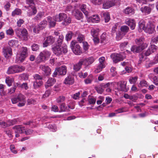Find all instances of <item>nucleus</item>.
<instances>
[{
	"label": "nucleus",
	"instance_id": "f257e3e1",
	"mask_svg": "<svg viewBox=\"0 0 158 158\" xmlns=\"http://www.w3.org/2000/svg\"><path fill=\"white\" fill-rule=\"evenodd\" d=\"M13 129L15 130L16 137H18L19 136V134L25 132L26 135H29L31 134L33 132V130L31 129L25 130V127L21 125L15 126L13 127Z\"/></svg>",
	"mask_w": 158,
	"mask_h": 158
},
{
	"label": "nucleus",
	"instance_id": "f03ea898",
	"mask_svg": "<svg viewBox=\"0 0 158 158\" xmlns=\"http://www.w3.org/2000/svg\"><path fill=\"white\" fill-rule=\"evenodd\" d=\"M11 102L13 104H15L19 102L18 106L19 107L24 106L26 103V97L22 94H19L16 97L12 98Z\"/></svg>",
	"mask_w": 158,
	"mask_h": 158
},
{
	"label": "nucleus",
	"instance_id": "7ed1b4c3",
	"mask_svg": "<svg viewBox=\"0 0 158 158\" xmlns=\"http://www.w3.org/2000/svg\"><path fill=\"white\" fill-rule=\"evenodd\" d=\"M27 49L26 47H23L21 48L20 50L17 53L16 56V62L19 63L23 62L26 57Z\"/></svg>",
	"mask_w": 158,
	"mask_h": 158
},
{
	"label": "nucleus",
	"instance_id": "20e7f679",
	"mask_svg": "<svg viewBox=\"0 0 158 158\" xmlns=\"http://www.w3.org/2000/svg\"><path fill=\"white\" fill-rule=\"evenodd\" d=\"M26 3L29 5L25 6L28 9L27 12L28 16H30L35 15L37 12V10L35 6L34 0H26Z\"/></svg>",
	"mask_w": 158,
	"mask_h": 158
},
{
	"label": "nucleus",
	"instance_id": "39448f33",
	"mask_svg": "<svg viewBox=\"0 0 158 158\" xmlns=\"http://www.w3.org/2000/svg\"><path fill=\"white\" fill-rule=\"evenodd\" d=\"M25 69V68L22 65H15L10 66L8 68L7 73L12 74L22 72Z\"/></svg>",
	"mask_w": 158,
	"mask_h": 158
},
{
	"label": "nucleus",
	"instance_id": "423d86ee",
	"mask_svg": "<svg viewBox=\"0 0 158 158\" xmlns=\"http://www.w3.org/2000/svg\"><path fill=\"white\" fill-rule=\"evenodd\" d=\"M54 53L57 56H59L63 53H66L68 51L67 46L64 45L61 47L60 45H56L52 48Z\"/></svg>",
	"mask_w": 158,
	"mask_h": 158
},
{
	"label": "nucleus",
	"instance_id": "0eeeda50",
	"mask_svg": "<svg viewBox=\"0 0 158 158\" xmlns=\"http://www.w3.org/2000/svg\"><path fill=\"white\" fill-rule=\"evenodd\" d=\"M70 46L73 52L76 55H80L82 53V48L80 46L73 41H71Z\"/></svg>",
	"mask_w": 158,
	"mask_h": 158
},
{
	"label": "nucleus",
	"instance_id": "6e6552de",
	"mask_svg": "<svg viewBox=\"0 0 158 158\" xmlns=\"http://www.w3.org/2000/svg\"><path fill=\"white\" fill-rule=\"evenodd\" d=\"M111 58L113 60L114 62L116 63L122 61L126 58V56L124 52L120 54L113 53L110 56Z\"/></svg>",
	"mask_w": 158,
	"mask_h": 158
},
{
	"label": "nucleus",
	"instance_id": "1a4fd4ad",
	"mask_svg": "<svg viewBox=\"0 0 158 158\" xmlns=\"http://www.w3.org/2000/svg\"><path fill=\"white\" fill-rule=\"evenodd\" d=\"M16 34L19 38L23 40H27L28 38V33L26 29H18L16 31Z\"/></svg>",
	"mask_w": 158,
	"mask_h": 158
},
{
	"label": "nucleus",
	"instance_id": "9d476101",
	"mask_svg": "<svg viewBox=\"0 0 158 158\" xmlns=\"http://www.w3.org/2000/svg\"><path fill=\"white\" fill-rule=\"evenodd\" d=\"M50 55V53L48 51H44L41 52L37 57V62L39 63L48 59Z\"/></svg>",
	"mask_w": 158,
	"mask_h": 158
},
{
	"label": "nucleus",
	"instance_id": "9b49d317",
	"mask_svg": "<svg viewBox=\"0 0 158 158\" xmlns=\"http://www.w3.org/2000/svg\"><path fill=\"white\" fill-rule=\"evenodd\" d=\"M35 81H34L33 85L35 88H37L42 84L41 80L42 77L38 74H36L34 76Z\"/></svg>",
	"mask_w": 158,
	"mask_h": 158
},
{
	"label": "nucleus",
	"instance_id": "f8f14e48",
	"mask_svg": "<svg viewBox=\"0 0 158 158\" xmlns=\"http://www.w3.org/2000/svg\"><path fill=\"white\" fill-rule=\"evenodd\" d=\"M99 64L95 71L96 73H98L102 71V69L105 67V58L101 57L99 59Z\"/></svg>",
	"mask_w": 158,
	"mask_h": 158
},
{
	"label": "nucleus",
	"instance_id": "ddd939ff",
	"mask_svg": "<svg viewBox=\"0 0 158 158\" xmlns=\"http://www.w3.org/2000/svg\"><path fill=\"white\" fill-rule=\"evenodd\" d=\"M47 25V22L46 20H43L40 22L38 25L35 27L33 31L35 33H38L39 31L45 28Z\"/></svg>",
	"mask_w": 158,
	"mask_h": 158
},
{
	"label": "nucleus",
	"instance_id": "4468645a",
	"mask_svg": "<svg viewBox=\"0 0 158 158\" xmlns=\"http://www.w3.org/2000/svg\"><path fill=\"white\" fill-rule=\"evenodd\" d=\"M144 31L149 34H152L156 31L155 26L152 23H149L144 29Z\"/></svg>",
	"mask_w": 158,
	"mask_h": 158
},
{
	"label": "nucleus",
	"instance_id": "2eb2a0df",
	"mask_svg": "<svg viewBox=\"0 0 158 158\" xmlns=\"http://www.w3.org/2000/svg\"><path fill=\"white\" fill-rule=\"evenodd\" d=\"M55 41V38L52 36H49L46 38L43 43V47H46L53 43Z\"/></svg>",
	"mask_w": 158,
	"mask_h": 158
},
{
	"label": "nucleus",
	"instance_id": "dca6fc26",
	"mask_svg": "<svg viewBox=\"0 0 158 158\" xmlns=\"http://www.w3.org/2000/svg\"><path fill=\"white\" fill-rule=\"evenodd\" d=\"M2 51L4 56L6 58L10 57L12 55V49L10 47H4Z\"/></svg>",
	"mask_w": 158,
	"mask_h": 158
},
{
	"label": "nucleus",
	"instance_id": "f3484780",
	"mask_svg": "<svg viewBox=\"0 0 158 158\" xmlns=\"http://www.w3.org/2000/svg\"><path fill=\"white\" fill-rule=\"evenodd\" d=\"M114 1L113 0H108L104 2L102 5V8L104 9H108L114 6Z\"/></svg>",
	"mask_w": 158,
	"mask_h": 158
},
{
	"label": "nucleus",
	"instance_id": "a211bd4d",
	"mask_svg": "<svg viewBox=\"0 0 158 158\" xmlns=\"http://www.w3.org/2000/svg\"><path fill=\"white\" fill-rule=\"evenodd\" d=\"M67 15L64 13H60L59 15L54 16L53 17V19L56 21L61 22L63 21L64 19L66 17Z\"/></svg>",
	"mask_w": 158,
	"mask_h": 158
},
{
	"label": "nucleus",
	"instance_id": "6ab92c4d",
	"mask_svg": "<svg viewBox=\"0 0 158 158\" xmlns=\"http://www.w3.org/2000/svg\"><path fill=\"white\" fill-rule=\"evenodd\" d=\"M143 47H141L140 46H137L134 45L131 48V50L134 53H138L142 51L147 47L146 44H144Z\"/></svg>",
	"mask_w": 158,
	"mask_h": 158
},
{
	"label": "nucleus",
	"instance_id": "aec40b11",
	"mask_svg": "<svg viewBox=\"0 0 158 158\" xmlns=\"http://www.w3.org/2000/svg\"><path fill=\"white\" fill-rule=\"evenodd\" d=\"M40 68L44 72L45 75L48 76L50 74L51 69L48 65H41L40 66Z\"/></svg>",
	"mask_w": 158,
	"mask_h": 158
},
{
	"label": "nucleus",
	"instance_id": "412c9836",
	"mask_svg": "<svg viewBox=\"0 0 158 158\" xmlns=\"http://www.w3.org/2000/svg\"><path fill=\"white\" fill-rule=\"evenodd\" d=\"M126 23L130 27L131 30H134L135 27V23L133 19L128 18L125 20Z\"/></svg>",
	"mask_w": 158,
	"mask_h": 158
},
{
	"label": "nucleus",
	"instance_id": "4be33fe9",
	"mask_svg": "<svg viewBox=\"0 0 158 158\" xmlns=\"http://www.w3.org/2000/svg\"><path fill=\"white\" fill-rule=\"evenodd\" d=\"M56 70L59 75H64L67 73V68L65 65H63L59 68H57Z\"/></svg>",
	"mask_w": 158,
	"mask_h": 158
},
{
	"label": "nucleus",
	"instance_id": "5701e85b",
	"mask_svg": "<svg viewBox=\"0 0 158 158\" xmlns=\"http://www.w3.org/2000/svg\"><path fill=\"white\" fill-rule=\"evenodd\" d=\"M157 46L155 45H152L150 46L148 49L145 53L146 56H148L152 53L155 52L157 49Z\"/></svg>",
	"mask_w": 158,
	"mask_h": 158
},
{
	"label": "nucleus",
	"instance_id": "b1692460",
	"mask_svg": "<svg viewBox=\"0 0 158 158\" xmlns=\"http://www.w3.org/2000/svg\"><path fill=\"white\" fill-rule=\"evenodd\" d=\"M73 15L76 19L80 20L83 18V15L82 12L78 10H76L73 12Z\"/></svg>",
	"mask_w": 158,
	"mask_h": 158
},
{
	"label": "nucleus",
	"instance_id": "393cba45",
	"mask_svg": "<svg viewBox=\"0 0 158 158\" xmlns=\"http://www.w3.org/2000/svg\"><path fill=\"white\" fill-rule=\"evenodd\" d=\"M74 82V79L73 76L69 75L67 77L64 81V83L65 84L72 85Z\"/></svg>",
	"mask_w": 158,
	"mask_h": 158
},
{
	"label": "nucleus",
	"instance_id": "a878e982",
	"mask_svg": "<svg viewBox=\"0 0 158 158\" xmlns=\"http://www.w3.org/2000/svg\"><path fill=\"white\" fill-rule=\"evenodd\" d=\"M85 60H83L82 59H80L78 62L74 64L73 66V69L75 71H78L81 68L82 65V62Z\"/></svg>",
	"mask_w": 158,
	"mask_h": 158
},
{
	"label": "nucleus",
	"instance_id": "bb28decb",
	"mask_svg": "<svg viewBox=\"0 0 158 158\" xmlns=\"http://www.w3.org/2000/svg\"><path fill=\"white\" fill-rule=\"evenodd\" d=\"M100 20V18L98 15H94L91 17H89L88 19V21L93 23H98L99 21Z\"/></svg>",
	"mask_w": 158,
	"mask_h": 158
},
{
	"label": "nucleus",
	"instance_id": "cd10ccee",
	"mask_svg": "<svg viewBox=\"0 0 158 158\" xmlns=\"http://www.w3.org/2000/svg\"><path fill=\"white\" fill-rule=\"evenodd\" d=\"M127 82L124 81H122L120 82V91L124 92H127L128 89L126 87Z\"/></svg>",
	"mask_w": 158,
	"mask_h": 158
},
{
	"label": "nucleus",
	"instance_id": "c85d7f7f",
	"mask_svg": "<svg viewBox=\"0 0 158 158\" xmlns=\"http://www.w3.org/2000/svg\"><path fill=\"white\" fill-rule=\"evenodd\" d=\"M140 10L142 13L145 15H147L150 14L152 9L150 7L145 6L144 7H142Z\"/></svg>",
	"mask_w": 158,
	"mask_h": 158
},
{
	"label": "nucleus",
	"instance_id": "c756f323",
	"mask_svg": "<svg viewBox=\"0 0 158 158\" xmlns=\"http://www.w3.org/2000/svg\"><path fill=\"white\" fill-rule=\"evenodd\" d=\"M100 15L102 17H103L106 23L108 22L110 19V15L108 12L102 11Z\"/></svg>",
	"mask_w": 158,
	"mask_h": 158
},
{
	"label": "nucleus",
	"instance_id": "7c9ffc66",
	"mask_svg": "<svg viewBox=\"0 0 158 158\" xmlns=\"http://www.w3.org/2000/svg\"><path fill=\"white\" fill-rule=\"evenodd\" d=\"M56 82V80L53 78H49L45 84V88L47 89L53 85Z\"/></svg>",
	"mask_w": 158,
	"mask_h": 158
},
{
	"label": "nucleus",
	"instance_id": "2f4dec72",
	"mask_svg": "<svg viewBox=\"0 0 158 158\" xmlns=\"http://www.w3.org/2000/svg\"><path fill=\"white\" fill-rule=\"evenodd\" d=\"M136 44L140 46L141 47H143L144 44H146L148 46V44L144 43V39L142 38L136 39L135 40Z\"/></svg>",
	"mask_w": 158,
	"mask_h": 158
},
{
	"label": "nucleus",
	"instance_id": "473e14b6",
	"mask_svg": "<svg viewBox=\"0 0 158 158\" xmlns=\"http://www.w3.org/2000/svg\"><path fill=\"white\" fill-rule=\"evenodd\" d=\"M145 22L143 20H140L139 23V32H140L142 31V30L144 31V29L146 28V27H145Z\"/></svg>",
	"mask_w": 158,
	"mask_h": 158
},
{
	"label": "nucleus",
	"instance_id": "72a5a7b5",
	"mask_svg": "<svg viewBox=\"0 0 158 158\" xmlns=\"http://www.w3.org/2000/svg\"><path fill=\"white\" fill-rule=\"evenodd\" d=\"M124 13L126 14H133L134 13V9L132 8L128 7L124 10Z\"/></svg>",
	"mask_w": 158,
	"mask_h": 158
},
{
	"label": "nucleus",
	"instance_id": "f704fd0d",
	"mask_svg": "<svg viewBox=\"0 0 158 158\" xmlns=\"http://www.w3.org/2000/svg\"><path fill=\"white\" fill-rule=\"evenodd\" d=\"M99 31V29L97 28H93L91 30V34L93 37L98 36Z\"/></svg>",
	"mask_w": 158,
	"mask_h": 158
},
{
	"label": "nucleus",
	"instance_id": "c9c22d12",
	"mask_svg": "<svg viewBox=\"0 0 158 158\" xmlns=\"http://www.w3.org/2000/svg\"><path fill=\"white\" fill-rule=\"evenodd\" d=\"M80 8L86 17H87L88 14V12L86 10V5L84 4L81 5L80 6Z\"/></svg>",
	"mask_w": 158,
	"mask_h": 158
},
{
	"label": "nucleus",
	"instance_id": "e433bc0d",
	"mask_svg": "<svg viewBox=\"0 0 158 158\" xmlns=\"http://www.w3.org/2000/svg\"><path fill=\"white\" fill-rule=\"evenodd\" d=\"M48 22L49 23L50 27H53L55 26L56 24V21L55 20V21H53L51 17L48 16Z\"/></svg>",
	"mask_w": 158,
	"mask_h": 158
},
{
	"label": "nucleus",
	"instance_id": "4c0bfd02",
	"mask_svg": "<svg viewBox=\"0 0 158 158\" xmlns=\"http://www.w3.org/2000/svg\"><path fill=\"white\" fill-rule=\"evenodd\" d=\"M63 21L62 23L63 24L67 25L71 22V18L67 15L66 17L65 18Z\"/></svg>",
	"mask_w": 158,
	"mask_h": 158
},
{
	"label": "nucleus",
	"instance_id": "58836bf2",
	"mask_svg": "<svg viewBox=\"0 0 158 158\" xmlns=\"http://www.w3.org/2000/svg\"><path fill=\"white\" fill-rule=\"evenodd\" d=\"M92 81L93 76L92 75H89L86 79L84 80V82L86 84L91 83Z\"/></svg>",
	"mask_w": 158,
	"mask_h": 158
},
{
	"label": "nucleus",
	"instance_id": "ea45409f",
	"mask_svg": "<svg viewBox=\"0 0 158 158\" xmlns=\"http://www.w3.org/2000/svg\"><path fill=\"white\" fill-rule=\"evenodd\" d=\"M16 89V85H14L12 87L8 89L7 94L8 95H10L12 94H13L15 91Z\"/></svg>",
	"mask_w": 158,
	"mask_h": 158
},
{
	"label": "nucleus",
	"instance_id": "a19ab883",
	"mask_svg": "<svg viewBox=\"0 0 158 158\" xmlns=\"http://www.w3.org/2000/svg\"><path fill=\"white\" fill-rule=\"evenodd\" d=\"M73 35V34L72 31H69L66 35L65 38L66 40L67 41L70 40L71 39Z\"/></svg>",
	"mask_w": 158,
	"mask_h": 158
},
{
	"label": "nucleus",
	"instance_id": "79ce46f5",
	"mask_svg": "<svg viewBox=\"0 0 158 158\" xmlns=\"http://www.w3.org/2000/svg\"><path fill=\"white\" fill-rule=\"evenodd\" d=\"M13 81V79L9 77H7L6 79V82L9 86L11 85Z\"/></svg>",
	"mask_w": 158,
	"mask_h": 158
},
{
	"label": "nucleus",
	"instance_id": "37998d69",
	"mask_svg": "<svg viewBox=\"0 0 158 158\" xmlns=\"http://www.w3.org/2000/svg\"><path fill=\"white\" fill-rule=\"evenodd\" d=\"M82 60H85L84 61H87L88 64H92L94 61L95 59L92 57H89L87 59H82Z\"/></svg>",
	"mask_w": 158,
	"mask_h": 158
},
{
	"label": "nucleus",
	"instance_id": "c03bdc74",
	"mask_svg": "<svg viewBox=\"0 0 158 158\" xmlns=\"http://www.w3.org/2000/svg\"><path fill=\"white\" fill-rule=\"evenodd\" d=\"M85 40V37L84 35L81 34H79L78 35L77 37V40L78 41L81 43L84 42Z\"/></svg>",
	"mask_w": 158,
	"mask_h": 158
},
{
	"label": "nucleus",
	"instance_id": "a18cd8bd",
	"mask_svg": "<svg viewBox=\"0 0 158 158\" xmlns=\"http://www.w3.org/2000/svg\"><path fill=\"white\" fill-rule=\"evenodd\" d=\"M90 1L95 5H100L102 4L103 0H90Z\"/></svg>",
	"mask_w": 158,
	"mask_h": 158
},
{
	"label": "nucleus",
	"instance_id": "49530a36",
	"mask_svg": "<svg viewBox=\"0 0 158 158\" xmlns=\"http://www.w3.org/2000/svg\"><path fill=\"white\" fill-rule=\"evenodd\" d=\"M120 29L122 32L126 33L128 32L129 30V28L127 26L124 25L121 27Z\"/></svg>",
	"mask_w": 158,
	"mask_h": 158
},
{
	"label": "nucleus",
	"instance_id": "de8ad7c7",
	"mask_svg": "<svg viewBox=\"0 0 158 158\" xmlns=\"http://www.w3.org/2000/svg\"><path fill=\"white\" fill-rule=\"evenodd\" d=\"M44 15V13L42 12H39L34 18V19L36 20H40L42 18Z\"/></svg>",
	"mask_w": 158,
	"mask_h": 158
},
{
	"label": "nucleus",
	"instance_id": "09e8293b",
	"mask_svg": "<svg viewBox=\"0 0 158 158\" xmlns=\"http://www.w3.org/2000/svg\"><path fill=\"white\" fill-rule=\"evenodd\" d=\"M96 90L98 93L101 94L103 92L104 89H103L102 86H101V85L100 84L99 86L96 88Z\"/></svg>",
	"mask_w": 158,
	"mask_h": 158
},
{
	"label": "nucleus",
	"instance_id": "8fccbe9b",
	"mask_svg": "<svg viewBox=\"0 0 158 158\" xmlns=\"http://www.w3.org/2000/svg\"><path fill=\"white\" fill-rule=\"evenodd\" d=\"M60 108L61 111H66L69 110V109H67V107L64 103H62L60 105Z\"/></svg>",
	"mask_w": 158,
	"mask_h": 158
},
{
	"label": "nucleus",
	"instance_id": "3c124183",
	"mask_svg": "<svg viewBox=\"0 0 158 158\" xmlns=\"http://www.w3.org/2000/svg\"><path fill=\"white\" fill-rule=\"evenodd\" d=\"M137 79L138 77H131L129 79V81L131 84H134L136 82Z\"/></svg>",
	"mask_w": 158,
	"mask_h": 158
},
{
	"label": "nucleus",
	"instance_id": "603ef678",
	"mask_svg": "<svg viewBox=\"0 0 158 158\" xmlns=\"http://www.w3.org/2000/svg\"><path fill=\"white\" fill-rule=\"evenodd\" d=\"M16 84L17 86L24 88L25 89H27L28 88L27 84L26 83H23L22 84H20L19 83H17Z\"/></svg>",
	"mask_w": 158,
	"mask_h": 158
},
{
	"label": "nucleus",
	"instance_id": "864d4df0",
	"mask_svg": "<svg viewBox=\"0 0 158 158\" xmlns=\"http://www.w3.org/2000/svg\"><path fill=\"white\" fill-rule=\"evenodd\" d=\"M21 13V10L20 9H15L12 12V15L13 16H15L16 15H19Z\"/></svg>",
	"mask_w": 158,
	"mask_h": 158
},
{
	"label": "nucleus",
	"instance_id": "5fc2aeb1",
	"mask_svg": "<svg viewBox=\"0 0 158 158\" xmlns=\"http://www.w3.org/2000/svg\"><path fill=\"white\" fill-rule=\"evenodd\" d=\"M64 37L63 35L61 34L59 35V38L57 40V43L58 44V45H60L62 43Z\"/></svg>",
	"mask_w": 158,
	"mask_h": 158
},
{
	"label": "nucleus",
	"instance_id": "6e6d98bb",
	"mask_svg": "<svg viewBox=\"0 0 158 158\" xmlns=\"http://www.w3.org/2000/svg\"><path fill=\"white\" fill-rule=\"evenodd\" d=\"M78 75L80 77L84 78L87 76L88 73L87 72L83 73L81 72L78 73Z\"/></svg>",
	"mask_w": 158,
	"mask_h": 158
},
{
	"label": "nucleus",
	"instance_id": "4d7b16f0",
	"mask_svg": "<svg viewBox=\"0 0 158 158\" xmlns=\"http://www.w3.org/2000/svg\"><path fill=\"white\" fill-rule=\"evenodd\" d=\"M27 103L28 105L31 104H36V101L35 100L32 98L28 99L27 100Z\"/></svg>",
	"mask_w": 158,
	"mask_h": 158
},
{
	"label": "nucleus",
	"instance_id": "13d9d810",
	"mask_svg": "<svg viewBox=\"0 0 158 158\" xmlns=\"http://www.w3.org/2000/svg\"><path fill=\"white\" fill-rule=\"evenodd\" d=\"M48 128L50 129L53 132H55L57 130L56 126L55 125H52L51 124H49L48 126Z\"/></svg>",
	"mask_w": 158,
	"mask_h": 158
},
{
	"label": "nucleus",
	"instance_id": "bf43d9fd",
	"mask_svg": "<svg viewBox=\"0 0 158 158\" xmlns=\"http://www.w3.org/2000/svg\"><path fill=\"white\" fill-rule=\"evenodd\" d=\"M16 120L14 119L13 120H8L7 122L6 123L7 125V126L9 127L11 125H13L16 123Z\"/></svg>",
	"mask_w": 158,
	"mask_h": 158
},
{
	"label": "nucleus",
	"instance_id": "052dcab7",
	"mask_svg": "<svg viewBox=\"0 0 158 158\" xmlns=\"http://www.w3.org/2000/svg\"><path fill=\"white\" fill-rule=\"evenodd\" d=\"M32 49L33 51H37L39 49V45L36 44H34L31 46Z\"/></svg>",
	"mask_w": 158,
	"mask_h": 158
},
{
	"label": "nucleus",
	"instance_id": "680f3d73",
	"mask_svg": "<svg viewBox=\"0 0 158 158\" xmlns=\"http://www.w3.org/2000/svg\"><path fill=\"white\" fill-rule=\"evenodd\" d=\"M147 85V82L146 81L144 80L141 81L139 84L138 85L139 87H143V86H146Z\"/></svg>",
	"mask_w": 158,
	"mask_h": 158
},
{
	"label": "nucleus",
	"instance_id": "e2e57ef3",
	"mask_svg": "<svg viewBox=\"0 0 158 158\" xmlns=\"http://www.w3.org/2000/svg\"><path fill=\"white\" fill-rule=\"evenodd\" d=\"M112 83L108 82L107 83H102L101 84V86L103 87L104 89L106 88H108L110 87V85H112Z\"/></svg>",
	"mask_w": 158,
	"mask_h": 158
},
{
	"label": "nucleus",
	"instance_id": "0e129e2a",
	"mask_svg": "<svg viewBox=\"0 0 158 158\" xmlns=\"http://www.w3.org/2000/svg\"><path fill=\"white\" fill-rule=\"evenodd\" d=\"M65 97L63 96H60L57 98L56 99L57 102L58 103L64 101Z\"/></svg>",
	"mask_w": 158,
	"mask_h": 158
},
{
	"label": "nucleus",
	"instance_id": "69168bd1",
	"mask_svg": "<svg viewBox=\"0 0 158 158\" xmlns=\"http://www.w3.org/2000/svg\"><path fill=\"white\" fill-rule=\"evenodd\" d=\"M128 42H124L121 43L120 45V47L121 49H123L127 45Z\"/></svg>",
	"mask_w": 158,
	"mask_h": 158
},
{
	"label": "nucleus",
	"instance_id": "338daca9",
	"mask_svg": "<svg viewBox=\"0 0 158 158\" xmlns=\"http://www.w3.org/2000/svg\"><path fill=\"white\" fill-rule=\"evenodd\" d=\"M6 133L8 135V137L11 139H12L13 136L10 130H8L5 131Z\"/></svg>",
	"mask_w": 158,
	"mask_h": 158
},
{
	"label": "nucleus",
	"instance_id": "774afa93",
	"mask_svg": "<svg viewBox=\"0 0 158 158\" xmlns=\"http://www.w3.org/2000/svg\"><path fill=\"white\" fill-rule=\"evenodd\" d=\"M96 101V99L94 98H91L89 99V102L90 104H94Z\"/></svg>",
	"mask_w": 158,
	"mask_h": 158
}]
</instances>
